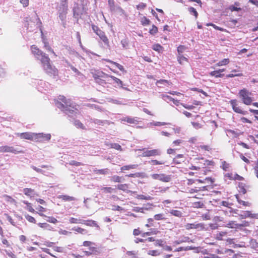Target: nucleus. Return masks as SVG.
Listing matches in <instances>:
<instances>
[{"mask_svg": "<svg viewBox=\"0 0 258 258\" xmlns=\"http://www.w3.org/2000/svg\"><path fill=\"white\" fill-rule=\"evenodd\" d=\"M42 33V41L44 44V47L45 48L48 50V51L51 52L53 53L54 55L56 56L55 53L54 52V50L51 48V47L50 46L48 42L47 41V40L45 38V37L43 36V34L42 33V31H41Z\"/></svg>", "mask_w": 258, "mask_h": 258, "instance_id": "nucleus-14", "label": "nucleus"}, {"mask_svg": "<svg viewBox=\"0 0 258 258\" xmlns=\"http://www.w3.org/2000/svg\"><path fill=\"white\" fill-rule=\"evenodd\" d=\"M105 61L114 64L120 71H122V72L124 71V69L122 65H121L116 62L113 61L111 60H109V59H105Z\"/></svg>", "mask_w": 258, "mask_h": 258, "instance_id": "nucleus-35", "label": "nucleus"}, {"mask_svg": "<svg viewBox=\"0 0 258 258\" xmlns=\"http://www.w3.org/2000/svg\"><path fill=\"white\" fill-rule=\"evenodd\" d=\"M240 6V4L238 2H235L234 3V5L229 6L228 8V9L231 12L233 11H241V9L240 8L238 7Z\"/></svg>", "mask_w": 258, "mask_h": 258, "instance_id": "nucleus-25", "label": "nucleus"}, {"mask_svg": "<svg viewBox=\"0 0 258 258\" xmlns=\"http://www.w3.org/2000/svg\"><path fill=\"white\" fill-rule=\"evenodd\" d=\"M47 221L53 224H56L58 222L57 220L55 217L52 216L47 217Z\"/></svg>", "mask_w": 258, "mask_h": 258, "instance_id": "nucleus-56", "label": "nucleus"}, {"mask_svg": "<svg viewBox=\"0 0 258 258\" xmlns=\"http://www.w3.org/2000/svg\"><path fill=\"white\" fill-rule=\"evenodd\" d=\"M38 211H35V213L39 214V216L41 217H46V216L43 213V212H46V210L45 208L41 206H39L37 208Z\"/></svg>", "mask_w": 258, "mask_h": 258, "instance_id": "nucleus-33", "label": "nucleus"}, {"mask_svg": "<svg viewBox=\"0 0 258 258\" xmlns=\"http://www.w3.org/2000/svg\"><path fill=\"white\" fill-rule=\"evenodd\" d=\"M31 50L33 54L35 56V58L38 59L39 57H40L44 53L42 50L39 49L37 46L35 45H32L31 46Z\"/></svg>", "mask_w": 258, "mask_h": 258, "instance_id": "nucleus-8", "label": "nucleus"}, {"mask_svg": "<svg viewBox=\"0 0 258 258\" xmlns=\"http://www.w3.org/2000/svg\"><path fill=\"white\" fill-rule=\"evenodd\" d=\"M238 72L236 70H233L231 72L232 73L228 74L226 76V78H233L234 77H241L243 76V74L241 73H236V72Z\"/></svg>", "mask_w": 258, "mask_h": 258, "instance_id": "nucleus-30", "label": "nucleus"}, {"mask_svg": "<svg viewBox=\"0 0 258 258\" xmlns=\"http://www.w3.org/2000/svg\"><path fill=\"white\" fill-rule=\"evenodd\" d=\"M108 4L111 11H114L115 9V2L114 0H108Z\"/></svg>", "mask_w": 258, "mask_h": 258, "instance_id": "nucleus-48", "label": "nucleus"}, {"mask_svg": "<svg viewBox=\"0 0 258 258\" xmlns=\"http://www.w3.org/2000/svg\"><path fill=\"white\" fill-rule=\"evenodd\" d=\"M166 213H170L171 215H173L175 217L180 218L182 216V213L181 211L177 210H169L167 209L164 210Z\"/></svg>", "mask_w": 258, "mask_h": 258, "instance_id": "nucleus-17", "label": "nucleus"}, {"mask_svg": "<svg viewBox=\"0 0 258 258\" xmlns=\"http://www.w3.org/2000/svg\"><path fill=\"white\" fill-rule=\"evenodd\" d=\"M38 225L42 228L46 229L49 230H51L52 229V227L47 223H39Z\"/></svg>", "mask_w": 258, "mask_h": 258, "instance_id": "nucleus-40", "label": "nucleus"}, {"mask_svg": "<svg viewBox=\"0 0 258 258\" xmlns=\"http://www.w3.org/2000/svg\"><path fill=\"white\" fill-rule=\"evenodd\" d=\"M213 186H211V184L203 186L200 187H195V189H191L192 190H194L195 192H197L199 191H206V190H210L213 188Z\"/></svg>", "mask_w": 258, "mask_h": 258, "instance_id": "nucleus-20", "label": "nucleus"}, {"mask_svg": "<svg viewBox=\"0 0 258 258\" xmlns=\"http://www.w3.org/2000/svg\"><path fill=\"white\" fill-rule=\"evenodd\" d=\"M238 191L242 194H245L246 192V189L245 188V184L242 182L238 183Z\"/></svg>", "mask_w": 258, "mask_h": 258, "instance_id": "nucleus-36", "label": "nucleus"}, {"mask_svg": "<svg viewBox=\"0 0 258 258\" xmlns=\"http://www.w3.org/2000/svg\"><path fill=\"white\" fill-rule=\"evenodd\" d=\"M122 121L126 122L130 124H137L139 122V118L137 117H132L130 116H126L121 119Z\"/></svg>", "mask_w": 258, "mask_h": 258, "instance_id": "nucleus-13", "label": "nucleus"}, {"mask_svg": "<svg viewBox=\"0 0 258 258\" xmlns=\"http://www.w3.org/2000/svg\"><path fill=\"white\" fill-rule=\"evenodd\" d=\"M185 228L187 230L196 229L200 230H208V228L206 227L205 224L203 223H197L195 222L194 223H187L185 225Z\"/></svg>", "mask_w": 258, "mask_h": 258, "instance_id": "nucleus-4", "label": "nucleus"}, {"mask_svg": "<svg viewBox=\"0 0 258 258\" xmlns=\"http://www.w3.org/2000/svg\"><path fill=\"white\" fill-rule=\"evenodd\" d=\"M69 164L72 166H79L83 165V164L80 162H77L75 160H72L70 162Z\"/></svg>", "mask_w": 258, "mask_h": 258, "instance_id": "nucleus-58", "label": "nucleus"}, {"mask_svg": "<svg viewBox=\"0 0 258 258\" xmlns=\"http://www.w3.org/2000/svg\"><path fill=\"white\" fill-rule=\"evenodd\" d=\"M23 193L27 197L30 198L34 197L35 196H38L35 191V190L31 188H25L23 189Z\"/></svg>", "mask_w": 258, "mask_h": 258, "instance_id": "nucleus-15", "label": "nucleus"}, {"mask_svg": "<svg viewBox=\"0 0 258 258\" xmlns=\"http://www.w3.org/2000/svg\"><path fill=\"white\" fill-rule=\"evenodd\" d=\"M138 165L137 164H132L128 165H124L121 167L120 170L122 172L125 170H130L131 169H136L138 167Z\"/></svg>", "mask_w": 258, "mask_h": 258, "instance_id": "nucleus-28", "label": "nucleus"}, {"mask_svg": "<svg viewBox=\"0 0 258 258\" xmlns=\"http://www.w3.org/2000/svg\"><path fill=\"white\" fill-rule=\"evenodd\" d=\"M89 250L91 251V254H97L99 252L97 249V248L95 246H91V247H89Z\"/></svg>", "mask_w": 258, "mask_h": 258, "instance_id": "nucleus-60", "label": "nucleus"}, {"mask_svg": "<svg viewBox=\"0 0 258 258\" xmlns=\"http://www.w3.org/2000/svg\"><path fill=\"white\" fill-rule=\"evenodd\" d=\"M51 136L50 134H43L42 133H33V141L35 142H43L44 140H49Z\"/></svg>", "mask_w": 258, "mask_h": 258, "instance_id": "nucleus-6", "label": "nucleus"}, {"mask_svg": "<svg viewBox=\"0 0 258 258\" xmlns=\"http://www.w3.org/2000/svg\"><path fill=\"white\" fill-rule=\"evenodd\" d=\"M25 217L26 219L29 222L34 223V224L36 223V220L33 217H32L28 214H27V215H25Z\"/></svg>", "mask_w": 258, "mask_h": 258, "instance_id": "nucleus-46", "label": "nucleus"}, {"mask_svg": "<svg viewBox=\"0 0 258 258\" xmlns=\"http://www.w3.org/2000/svg\"><path fill=\"white\" fill-rule=\"evenodd\" d=\"M185 160L183 154H178L173 159V163L175 164H181Z\"/></svg>", "mask_w": 258, "mask_h": 258, "instance_id": "nucleus-18", "label": "nucleus"}, {"mask_svg": "<svg viewBox=\"0 0 258 258\" xmlns=\"http://www.w3.org/2000/svg\"><path fill=\"white\" fill-rule=\"evenodd\" d=\"M159 155V151L157 149H153L151 150H145L144 151L142 154L141 155L142 157H151V156H155Z\"/></svg>", "mask_w": 258, "mask_h": 258, "instance_id": "nucleus-12", "label": "nucleus"}, {"mask_svg": "<svg viewBox=\"0 0 258 258\" xmlns=\"http://www.w3.org/2000/svg\"><path fill=\"white\" fill-rule=\"evenodd\" d=\"M249 138L252 140L255 143L258 145V134L253 136H250Z\"/></svg>", "mask_w": 258, "mask_h": 258, "instance_id": "nucleus-64", "label": "nucleus"}, {"mask_svg": "<svg viewBox=\"0 0 258 258\" xmlns=\"http://www.w3.org/2000/svg\"><path fill=\"white\" fill-rule=\"evenodd\" d=\"M186 49V47L184 45H179L177 49L178 54H181Z\"/></svg>", "mask_w": 258, "mask_h": 258, "instance_id": "nucleus-53", "label": "nucleus"}, {"mask_svg": "<svg viewBox=\"0 0 258 258\" xmlns=\"http://www.w3.org/2000/svg\"><path fill=\"white\" fill-rule=\"evenodd\" d=\"M92 28L94 32L100 37L104 44L108 45L109 44V40L105 35V33L100 30L98 26L95 25H92Z\"/></svg>", "mask_w": 258, "mask_h": 258, "instance_id": "nucleus-3", "label": "nucleus"}, {"mask_svg": "<svg viewBox=\"0 0 258 258\" xmlns=\"http://www.w3.org/2000/svg\"><path fill=\"white\" fill-rule=\"evenodd\" d=\"M178 239H179V241H180L181 243L183 242H188L189 241L192 242V240H190V238L187 236L180 237Z\"/></svg>", "mask_w": 258, "mask_h": 258, "instance_id": "nucleus-55", "label": "nucleus"}, {"mask_svg": "<svg viewBox=\"0 0 258 258\" xmlns=\"http://www.w3.org/2000/svg\"><path fill=\"white\" fill-rule=\"evenodd\" d=\"M101 190L103 191L105 193H111L114 189L111 187H104Z\"/></svg>", "mask_w": 258, "mask_h": 258, "instance_id": "nucleus-54", "label": "nucleus"}, {"mask_svg": "<svg viewBox=\"0 0 258 258\" xmlns=\"http://www.w3.org/2000/svg\"><path fill=\"white\" fill-rule=\"evenodd\" d=\"M37 60H39L40 61L43 69L46 67L47 65L51 63V60L48 55L45 53L43 54V55L39 57Z\"/></svg>", "mask_w": 258, "mask_h": 258, "instance_id": "nucleus-9", "label": "nucleus"}, {"mask_svg": "<svg viewBox=\"0 0 258 258\" xmlns=\"http://www.w3.org/2000/svg\"><path fill=\"white\" fill-rule=\"evenodd\" d=\"M74 125L79 128H81L82 130H86L85 126L84 124L78 119H76L74 122Z\"/></svg>", "mask_w": 258, "mask_h": 258, "instance_id": "nucleus-34", "label": "nucleus"}, {"mask_svg": "<svg viewBox=\"0 0 258 258\" xmlns=\"http://www.w3.org/2000/svg\"><path fill=\"white\" fill-rule=\"evenodd\" d=\"M23 203L26 205L25 209L28 210L29 212L31 213H35V211L34 208L32 207V204L30 203H29L27 201H23Z\"/></svg>", "mask_w": 258, "mask_h": 258, "instance_id": "nucleus-31", "label": "nucleus"}, {"mask_svg": "<svg viewBox=\"0 0 258 258\" xmlns=\"http://www.w3.org/2000/svg\"><path fill=\"white\" fill-rule=\"evenodd\" d=\"M73 230L75 231V232H77L78 233L81 234H88V231L83 228H81L80 227H74L72 229Z\"/></svg>", "mask_w": 258, "mask_h": 258, "instance_id": "nucleus-24", "label": "nucleus"}, {"mask_svg": "<svg viewBox=\"0 0 258 258\" xmlns=\"http://www.w3.org/2000/svg\"><path fill=\"white\" fill-rule=\"evenodd\" d=\"M107 76L111 78L114 81V82L119 85L121 87L122 86V82L119 79L113 76L107 75Z\"/></svg>", "mask_w": 258, "mask_h": 258, "instance_id": "nucleus-45", "label": "nucleus"}, {"mask_svg": "<svg viewBox=\"0 0 258 258\" xmlns=\"http://www.w3.org/2000/svg\"><path fill=\"white\" fill-rule=\"evenodd\" d=\"M243 224H239L236 223L235 222L231 221H229L226 225H225L226 227L230 228H238L240 227L243 226Z\"/></svg>", "mask_w": 258, "mask_h": 258, "instance_id": "nucleus-23", "label": "nucleus"}, {"mask_svg": "<svg viewBox=\"0 0 258 258\" xmlns=\"http://www.w3.org/2000/svg\"><path fill=\"white\" fill-rule=\"evenodd\" d=\"M196 181H198L199 183H209L210 184H212L215 182V179L210 177H208L205 178L203 180L198 179H196Z\"/></svg>", "mask_w": 258, "mask_h": 258, "instance_id": "nucleus-21", "label": "nucleus"}, {"mask_svg": "<svg viewBox=\"0 0 258 258\" xmlns=\"http://www.w3.org/2000/svg\"><path fill=\"white\" fill-rule=\"evenodd\" d=\"M43 69L47 74L50 76H52L55 77L58 76V71L55 66L52 64V63L47 65V66Z\"/></svg>", "mask_w": 258, "mask_h": 258, "instance_id": "nucleus-5", "label": "nucleus"}, {"mask_svg": "<svg viewBox=\"0 0 258 258\" xmlns=\"http://www.w3.org/2000/svg\"><path fill=\"white\" fill-rule=\"evenodd\" d=\"M58 198L64 202H70L76 200V198L75 197L68 195H60L59 196Z\"/></svg>", "mask_w": 258, "mask_h": 258, "instance_id": "nucleus-26", "label": "nucleus"}, {"mask_svg": "<svg viewBox=\"0 0 258 258\" xmlns=\"http://www.w3.org/2000/svg\"><path fill=\"white\" fill-rule=\"evenodd\" d=\"M171 175H166L162 174V181L163 182H169L171 179Z\"/></svg>", "mask_w": 258, "mask_h": 258, "instance_id": "nucleus-50", "label": "nucleus"}, {"mask_svg": "<svg viewBox=\"0 0 258 258\" xmlns=\"http://www.w3.org/2000/svg\"><path fill=\"white\" fill-rule=\"evenodd\" d=\"M229 210L228 211H225V214L228 215V213H229L230 214H232L233 216L234 214H237L239 216L240 214L239 213V210H238L237 209H233L231 208H229Z\"/></svg>", "mask_w": 258, "mask_h": 258, "instance_id": "nucleus-42", "label": "nucleus"}, {"mask_svg": "<svg viewBox=\"0 0 258 258\" xmlns=\"http://www.w3.org/2000/svg\"><path fill=\"white\" fill-rule=\"evenodd\" d=\"M82 224H84L85 225L90 227H96L97 228L99 227V225L97 224L96 222L92 220H82Z\"/></svg>", "mask_w": 258, "mask_h": 258, "instance_id": "nucleus-16", "label": "nucleus"}, {"mask_svg": "<svg viewBox=\"0 0 258 258\" xmlns=\"http://www.w3.org/2000/svg\"><path fill=\"white\" fill-rule=\"evenodd\" d=\"M0 152L1 153H5V152H9L13 153L14 154H17L18 153H22V151H18L12 146H3L0 147Z\"/></svg>", "mask_w": 258, "mask_h": 258, "instance_id": "nucleus-11", "label": "nucleus"}, {"mask_svg": "<svg viewBox=\"0 0 258 258\" xmlns=\"http://www.w3.org/2000/svg\"><path fill=\"white\" fill-rule=\"evenodd\" d=\"M174 205V201L170 200H166L164 201H162V209H163V206L166 208H170L173 207Z\"/></svg>", "mask_w": 258, "mask_h": 258, "instance_id": "nucleus-22", "label": "nucleus"}, {"mask_svg": "<svg viewBox=\"0 0 258 258\" xmlns=\"http://www.w3.org/2000/svg\"><path fill=\"white\" fill-rule=\"evenodd\" d=\"M116 187L119 190L125 191L127 190L128 188V185L126 183L119 184L116 186Z\"/></svg>", "mask_w": 258, "mask_h": 258, "instance_id": "nucleus-37", "label": "nucleus"}, {"mask_svg": "<svg viewBox=\"0 0 258 258\" xmlns=\"http://www.w3.org/2000/svg\"><path fill=\"white\" fill-rule=\"evenodd\" d=\"M111 147L112 148H114L117 150H119V151L122 150V148H121V146L119 144H117V143H114V144H111Z\"/></svg>", "mask_w": 258, "mask_h": 258, "instance_id": "nucleus-61", "label": "nucleus"}, {"mask_svg": "<svg viewBox=\"0 0 258 258\" xmlns=\"http://www.w3.org/2000/svg\"><path fill=\"white\" fill-rule=\"evenodd\" d=\"M126 176L129 177H144V173H141V172H137L135 173H131L128 175H126Z\"/></svg>", "mask_w": 258, "mask_h": 258, "instance_id": "nucleus-38", "label": "nucleus"}, {"mask_svg": "<svg viewBox=\"0 0 258 258\" xmlns=\"http://www.w3.org/2000/svg\"><path fill=\"white\" fill-rule=\"evenodd\" d=\"M230 105H231L233 110L234 112L242 114L243 115H246L248 113L247 111L242 110L239 107H237V100L236 99H232L229 101Z\"/></svg>", "mask_w": 258, "mask_h": 258, "instance_id": "nucleus-7", "label": "nucleus"}, {"mask_svg": "<svg viewBox=\"0 0 258 258\" xmlns=\"http://www.w3.org/2000/svg\"><path fill=\"white\" fill-rule=\"evenodd\" d=\"M82 220L71 217L69 219V222L71 224H82Z\"/></svg>", "mask_w": 258, "mask_h": 258, "instance_id": "nucleus-41", "label": "nucleus"}, {"mask_svg": "<svg viewBox=\"0 0 258 258\" xmlns=\"http://www.w3.org/2000/svg\"><path fill=\"white\" fill-rule=\"evenodd\" d=\"M251 95V92L245 88L240 90L238 92L239 97L242 103L246 105H249L252 103V98Z\"/></svg>", "mask_w": 258, "mask_h": 258, "instance_id": "nucleus-2", "label": "nucleus"}, {"mask_svg": "<svg viewBox=\"0 0 258 258\" xmlns=\"http://www.w3.org/2000/svg\"><path fill=\"white\" fill-rule=\"evenodd\" d=\"M94 171L97 174L105 175V174H107L108 169L105 168V169L95 170Z\"/></svg>", "mask_w": 258, "mask_h": 258, "instance_id": "nucleus-43", "label": "nucleus"}, {"mask_svg": "<svg viewBox=\"0 0 258 258\" xmlns=\"http://www.w3.org/2000/svg\"><path fill=\"white\" fill-rule=\"evenodd\" d=\"M235 197H236L237 201L239 204H241L244 206H250V203H249L248 202L243 201L241 200V199H240L238 195H237L235 196Z\"/></svg>", "mask_w": 258, "mask_h": 258, "instance_id": "nucleus-39", "label": "nucleus"}, {"mask_svg": "<svg viewBox=\"0 0 258 258\" xmlns=\"http://www.w3.org/2000/svg\"><path fill=\"white\" fill-rule=\"evenodd\" d=\"M121 43L123 48L127 49L128 46V41L126 39H123L121 41Z\"/></svg>", "mask_w": 258, "mask_h": 258, "instance_id": "nucleus-57", "label": "nucleus"}, {"mask_svg": "<svg viewBox=\"0 0 258 258\" xmlns=\"http://www.w3.org/2000/svg\"><path fill=\"white\" fill-rule=\"evenodd\" d=\"M250 247L255 250L258 249V241L255 239L251 238L249 242Z\"/></svg>", "mask_w": 258, "mask_h": 258, "instance_id": "nucleus-27", "label": "nucleus"}, {"mask_svg": "<svg viewBox=\"0 0 258 258\" xmlns=\"http://www.w3.org/2000/svg\"><path fill=\"white\" fill-rule=\"evenodd\" d=\"M188 11L189 12L190 14L192 15H194L195 16H198V12H197L196 10L193 7H190L188 8Z\"/></svg>", "mask_w": 258, "mask_h": 258, "instance_id": "nucleus-59", "label": "nucleus"}, {"mask_svg": "<svg viewBox=\"0 0 258 258\" xmlns=\"http://www.w3.org/2000/svg\"><path fill=\"white\" fill-rule=\"evenodd\" d=\"M93 245H95V243L90 241H85L83 243V245L86 247H90Z\"/></svg>", "mask_w": 258, "mask_h": 258, "instance_id": "nucleus-63", "label": "nucleus"}, {"mask_svg": "<svg viewBox=\"0 0 258 258\" xmlns=\"http://www.w3.org/2000/svg\"><path fill=\"white\" fill-rule=\"evenodd\" d=\"M221 167L222 169L225 171H228V168L230 167V164L227 163L226 161H224L222 162V165Z\"/></svg>", "mask_w": 258, "mask_h": 258, "instance_id": "nucleus-51", "label": "nucleus"}, {"mask_svg": "<svg viewBox=\"0 0 258 258\" xmlns=\"http://www.w3.org/2000/svg\"><path fill=\"white\" fill-rule=\"evenodd\" d=\"M162 99L167 102L172 101L174 104L176 105H177V104L179 103L178 100H174L171 97L167 95L162 94Z\"/></svg>", "mask_w": 258, "mask_h": 258, "instance_id": "nucleus-29", "label": "nucleus"}, {"mask_svg": "<svg viewBox=\"0 0 258 258\" xmlns=\"http://www.w3.org/2000/svg\"><path fill=\"white\" fill-rule=\"evenodd\" d=\"M122 177L118 175H114L111 178V181L113 182H120L122 181Z\"/></svg>", "mask_w": 258, "mask_h": 258, "instance_id": "nucleus-47", "label": "nucleus"}, {"mask_svg": "<svg viewBox=\"0 0 258 258\" xmlns=\"http://www.w3.org/2000/svg\"><path fill=\"white\" fill-rule=\"evenodd\" d=\"M160 251L156 250H149L148 254L153 256H156L160 254Z\"/></svg>", "mask_w": 258, "mask_h": 258, "instance_id": "nucleus-62", "label": "nucleus"}, {"mask_svg": "<svg viewBox=\"0 0 258 258\" xmlns=\"http://www.w3.org/2000/svg\"><path fill=\"white\" fill-rule=\"evenodd\" d=\"M55 104L58 108L66 111L67 113H73L77 110L76 106L73 105L72 101L62 95L58 96Z\"/></svg>", "mask_w": 258, "mask_h": 258, "instance_id": "nucleus-1", "label": "nucleus"}, {"mask_svg": "<svg viewBox=\"0 0 258 258\" xmlns=\"http://www.w3.org/2000/svg\"><path fill=\"white\" fill-rule=\"evenodd\" d=\"M192 204L193 207L196 208H202L204 207V203L201 201L194 202Z\"/></svg>", "mask_w": 258, "mask_h": 258, "instance_id": "nucleus-49", "label": "nucleus"}, {"mask_svg": "<svg viewBox=\"0 0 258 258\" xmlns=\"http://www.w3.org/2000/svg\"><path fill=\"white\" fill-rule=\"evenodd\" d=\"M239 217L241 219H245L246 218L258 219V214H252L249 211H245L241 212L240 214H239Z\"/></svg>", "mask_w": 258, "mask_h": 258, "instance_id": "nucleus-10", "label": "nucleus"}, {"mask_svg": "<svg viewBox=\"0 0 258 258\" xmlns=\"http://www.w3.org/2000/svg\"><path fill=\"white\" fill-rule=\"evenodd\" d=\"M18 135L19 137H20L21 139H27L29 140L32 141L33 140V133H23L18 134Z\"/></svg>", "mask_w": 258, "mask_h": 258, "instance_id": "nucleus-19", "label": "nucleus"}, {"mask_svg": "<svg viewBox=\"0 0 258 258\" xmlns=\"http://www.w3.org/2000/svg\"><path fill=\"white\" fill-rule=\"evenodd\" d=\"M210 76L215 77V78H222L224 76V74L222 73H219L218 70H215L212 72H211L209 73Z\"/></svg>", "mask_w": 258, "mask_h": 258, "instance_id": "nucleus-32", "label": "nucleus"}, {"mask_svg": "<svg viewBox=\"0 0 258 258\" xmlns=\"http://www.w3.org/2000/svg\"><path fill=\"white\" fill-rule=\"evenodd\" d=\"M177 60L180 64H182L183 61H187L188 59L182 54L177 55Z\"/></svg>", "mask_w": 258, "mask_h": 258, "instance_id": "nucleus-44", "label": "nucleus"}, {"mask_svg": "<svg viewBox=\"0 0 258 258\" xmlns=\"http://www.w3.org/2000/svg\"><path fill=\"white\" fill-rule=\"evenodd\" d=\"M229 62V59L228 58H224L223 60L220 61L217 63L218 66H222L226 65Z\"/></svg>", "mask_w": 258, "mask_h": 258, "instance_id": "nucleus-52", "label": "nucleus"}]
</instances>
